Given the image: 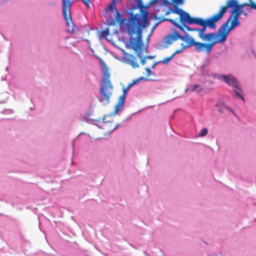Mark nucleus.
<instances>
[{"mask_svg": "<svg viewBox=\"0 0 256 256\" xmlns=\"http://www.w3.org/2000/svg\"><path fill=\"white\" fill-rule=\"evenodd\" d=\"M138 5H132L130 8L123 10L122 14L118 12L116 6L115 0H112L106 10L107 12H111L114 16H148V9L153 4L158 3L160 0H150L146 5L142 4V0H136Z\"/></svg>", "mask_w": 256, "mask_h": 256, "instance_id": "obj_3", "label": "nucleus"}, {"mask_svg": "<svg viewBox=\"0 0 256 256\" xmlns=\"http://www.w3.org/2000/svg\"><path fill=\"white\" fill-rule=\"evenodd\" d=\"M84 28L86 30V32L87 34V35L88 36L89 34H90V28H86V26H84Z\"/></svg>", "mask_w": 256, "mask_h": 256, "instance_id": "obj_25", "label": "nucleus"}, {"mask_svg": "<svg viewBox=\"0 0 256 256\" xmlns=\"http://www.w3.org/2000/svg\"><path fill=\"white\" fill-rule=\"evenodd\" d=\"M146 73H147L146 74V76H149L150 75V74H151V70H150L149 68H146Z\"/></svg>", "mask_w": 256, "mask_h": 256, "instance_id": "obj_24", "label": "nucleus"}, {"mask_svg": "<svg viewBox=\"0 0 256 256\" xmlns=\"http://www.w3.org/2000/svg\"><path fill=\"white\" fill-rule=\"evenodd\" d=\"M100 64L104 66L105 70L104 72L103 78L101 82L100 96L98 98V100L104 104H107L110 102V98L112 96L114 87L110 80V74L108 72V68L102 60H100Z\"/></svg>", "mask_w": 256, "mask_h": 256, "instance_id": "obj_5", "label": "nucleus"}, {"mask_svg": "<svg viewBox=\"0 0 256 256\" xmlns=\"http://www.w3.org/2000/svg\"><path fill=\"white\" fill-rule=\"evenodd\" d=\"M228 110H230V112H232L234 113V112L232 110H231L230 108H228Z\"/></svg>", "mask_w": 256, "mask_h": 256, "instance_id": "obj_29", "label": "nucleus"}, {"mask_svg": "<svg viewBox=\"0 0 256 256\" xmlns=\"http://www.w3.org/2000/svg\"><path fill=\"white\" fill-rule=\"evenodd\" d=\"M237 90H234V92L236 94V96L242 100L243 101H244V98L242 96L241 94L238 90L236 89ZM239 91H240L239 90Z\"/></svg>", "mask_w": 256, "mask_h": 256, "instance_id": "obj_20", "label": "nucleus"}, {"mask_svg": "<svg viewBox=\"0 0 256 256\" xmlns=\"http://www.w3.org/2000/svg\"><path fill=\"white\" fill-rule=\"evenodd\" d=\"M156 64V63L152 65V68H154V67L155 66Z\"/></svg>", "mask_w": 256, "mask_h": 256, "instance_id": "obj_28", "label": "nucleus"}, {"mask_svg": "<svg viewBox=\"0 0 256 256\" xmlns=\"http://www.w3.org/2000/svg\"><path fill=\"white\" fill-rule=\"evenodd\" d=\"M128 90V88L123 89L122 94L121 96H120L118 102L115 106L114 110V114H117L118 112H120L122 110L124 104L125 98L127 95V92Z\"/></svg>", "mask_w": 256, "mask_h": 256, "instance_id": "obj_13", "label": "nucleus"}, {"mask_svg": "<svg viewBox=\"0 0 256 256\" xmlns=\"http://www.w3.org/2000/svg\"><path fill=\"white\" fill-rule=\"evenodd\" d=\"M179 38H180V34L177 32L168 34L164 38L162 44H158V46L160 48H166L174 42L179 39Z\"/></svg>", "mask_w": 256, "mask_h": 256, "instance_id": "obj_9", "label": "nucleus"}, {"mask_svg": "<svg viewBox=\"0 0 256 256\" xmlns=\"http://www.w3.org/2000/svg\"><path fill=\"white\" fill-rule=\"evenodd\" d=\"M174 58V56L172 54L170 56L164 58L162 60L159 61V63H162L164 64H168L170 60Z\"/></svg>", "mask_w": 256, "mask_h": 256, "instance_id": "obj_18", "label": "nucleus"}, {"mask_svg": "<svg viewBox=\"0 0 256 256\" xmlns=\"http://www.w3.org/2000/svg\"><path fill=\"white\" fill-rule=\"evenodd\" d=\"M144 58L146 59H152L154 58V56H145Z\"/></svg>", "mask_w": 256, "mask_h": 256, "instance_id": "obj_26", "label": "nucleus"}, {"mask_svg": "<svg viewBox=\"0 0 256 256\" xmlns=\"http://www.w3.org/2000/svg\"><path fill=\"white\" fill-rule=\"evenodd\" d=\"M238 17H229L228 20L224 23L217 31L216 33L204 34L206 26L199 22L198 25L202 26L201 29H197L196 30L198 31V36L204 41H207L212 42L221 39L222 36H224V39L222 41L218 42L221 43L225 42L229 32L235 27L240 24ZM200 22V21L199 22Z\"/></svg>", "mask_w": 256, "mask_h": 256, "instance_id": "obj_2", "label": "nucleus"}, {"mask_svg": "<svg viewBox=\"0 0 256 256\" xmlns=\"http://www.w3.org/2000/svg\"><path fill=\"white\" fill-rule=\"evenodd\" d=\"M64 18L68 26L67 30L68 32L72 33L74 32L76 26L74 24V23L72 22V17H64Z\"/></svg>", "mask_w": 256, "mask_h": 256, "instance_id": "obj_16", "label": "nucleus"}, {"mask_svg": "<svg viewBox=\"0 0 256 256\" xmlns=\"http://www.w3.org/2000/svg\"><path fill=\"white\" fill-rule=\"evenodd\" d=\"M148 17H130L126 20L124 26V30L126 32L132 37L129 42V46L132 49L136 55L142 58L140 63L144 65L146 58L143 57V52L146 51L144 48L142 41V30L143 28H148L149 26Z\"/></svg>", "mask_w": 256, "mask_h": 256, "instance_id": "obj_1", "label": "nucleus"}, {"mask_svg": "<svg viewBox=\"0 0 256 256\" xmlns=\"http://www.w3.org/2000/svg\"><path fill=\"white\" fill-rule=\"evenodd\" d=\"M82 1L86 4V8H90V0H82Z\"/></svg>", "mask_w": 256, "mask_h": 256, "instance_id": "obj_23", "label": "nucleus"}, {"mask_svg": "<svg viewBox=\"0 0 256 256\" xmlns=\"http://www.w3.org/2000/svg\"><path fill=\"white\" fill-rule=\"evenodd\" d=\"M222 18V17H210L206 20L200 18V22L202 24H204L205 26L215 30L216 28V23L219 21Z\"/></svg>", "mask_w": 256, "mask_h": 256, "instance_id": "obj_12", "label": "nucleus"}, {"mask_svg": "<svg viewBox=\"0 0 256 256\" xmlns=\"http://www.w3.org/2000/svg\"><path fill=\"white\" fill-rule=\"evenodd\" d=\"M200 18H194V17H179L178 22L180 24H178L176 20H174L179 26H182V30H184L183 26L185 27L188 30H191L187 26H186L185 22L191 24H199V22L200 21Z\"/></svg>", "mask_w": 256, "mask_h": 256, "instance_id": "obj_10", "label": "nucleus"}, {"mask_svg": "<svg viewBox=\"0 0 256 256\" xmlns=\"http://www.w3.org/2000/svg\"><path fill=\"white\" fill-rule=\"evenodd\" d=\"M190 89L192 92H195L198 94L200 93L202 90L201 86L198 84L192 86L190 88Z\"/></svg>", "mask_w": 256, "mask_h": 256, "instance_id": "obj_17", "label": "nucleus"}, {"mask_svg": "<svg viewBox=\"0 0 256 256\" xmlns=\"http://www.w3.org/2000/svg\"><path fill=\"white\" fill-rule=\"evenodd\" d=\"M150 19L153 20H158L159 21L155 24L154 26L152 27L151 29L150 34L149 35V37L151 36V34H152L153 32L154 31V29L157 27V26L162 22L163 21H169L171 22L174 26H176L177 28L182 29V26H179L174 20L170 18H166L164 17H149Z\"/></svg>", "mask_w": 256, "mask_h": 256, "instance_id": "obj_14", "label": "nucleus"}, {"mask_svg": "<svg viewBox=\"0 0 256 256\" xmlns=\"http://www.w3.org/2000/svg\"><path fill=\"white\" fill-rule=\"evenodd\" d=\"M123 62L131 66L132 68H136L139 67V64L136 57L132 54L125 53L123 57Z\"/></svg>", "mask_w": 256, "mask_h": 256, "instance_id": "obj_11", "label": "nucleus"}, {"mask_svg": "<svg viewBox=\"0 0 256 256\" xmlns=\"http://www.w3.org/2000/svg\"><path fill=\"white\" fill-rule=\"evenodd\" d=\"M148 80V79L146 78H144L143 76H142L140 78H137L136 80H133L132 83L134 85V84H137L138 82H139L140 81V80Z\"/></svg>", "mask_w": 256, "mask_h": 256, "instance_id": "obj_21", "label": "nucleus"}, {"mask_svg": "<svg viewBox=\"0 0 256 256\" xmlns=\"http://www.w3.org/2000/svg\"><path fill=\"white\" fill-rule=\"evenodd\" d=\"M184 49H186L185 48H184V46H182V48L179 49V50H176L172 54V55L174 56H174L177 54H179V53H180L182 52Z\"/></svg>", "mask_w": 256, "mask_h": 256, "instance_id": "obj_22", "label": "nucleus"}, {"mask_svg": "<svg viewBox=\"0 0 256 256\" xmlns=\"http://www.w3.org/2000/svg\"><path fill=\"white\" fill-rule=\"evenodd\" d=\"M72 0H62L63 16H71L70 8L72 2Z\"/></svg>", "mask_w": 256, "mask_h": 256, "instance_id": "obj_15", "label": "nucleus"}, {"mask_svg": "<svg viewBox=\"0 0 256 256\" xmlns=\"http://www.w3.org/2000/svg\"><path fill=\"white\" fill-rule=\"evenodd\" d=\"M214 78L222 79L225 82L230 86H232L234 88L240 90L239 88L238 83L236 78L232 75H218L217 74H213L212 76Z\"/></svg>", "mask_w": 256, "mask_h": 256, "instance_id": "obj_8", "label": "nucleus"}, {"mask_svg": "<svg viewBox=\"0 0 256 256\" xmlns=\"http://www.w3.org/2000/svg\"><path fill=\"white\" fill-rule=\"evenodd\" d=\"M132 86H134V84H132V83L130 84H128V86L126 88H128V89H129V88H130V87H131Z\"/></svg>", "mask_w": 256, "mask_h": 256, "instance_id": "obj_27", "label": "nucleus"}, {"mask_svg": "<svg viewBox=\"0 0 256 256\" xmlns=\"http://www.w3.org/2000/svg\"><path fill=\"white\" fill-rule=\"evenodd\" d=\"M252 9L256 10V4L252 0H248V2L243 4H240L238 0H227L226 4L213 16H224L226 12H230V16H246Z\"/></svg>", "mask_w": 256, "mask_h": 256, "instance_id": "obj_4", "label": "nucleus"}, {"mask_svg": "<svg viewBox=\"0 0 256 256\" xmlns=\"http://www.w3.org/2000/svg\"><path fill=\"white\" fill-rule=\"evenodd\" d=\"M116 20H106L107 24L108 27L105 30H101L98 32V36L99 39L102 38H106L107 36L110 34V26H116V22H118L119 26L122 28L124 29V26L125 22L128 19L130 18V17H128V18L124 20L122 19L123 17H115Z\"/></svg>", "mask_w": 256, "mask_h": 256, "instance_id": "obj_7", "label": "nucleus"}, {"mask_svg": "<svg viewBox=\"0 0 256 256\" xmlns=\"http://www.w3.org/2000/svg\"><path fill=\"white\" fill-rule=\"evenodd\" d=\"M179 39L184 42L185 44H181V46H184L185 48L194 46L197 52H200L205 50L207 54H210L212 50L213 46L218 44V42L224 40V36H222L221 39L218 40L210 43H204L195 42L194 40L188 35L186 36H181L180 35Z\"/></svg>", "mask_w": 256, "mask_h": 256, "instance_id": "obj_6", "label": "nucleus"}, {"mask_svg": "<svg viewBox=\"0 0 256 256\" xmlns=\"http://www.w3.org/2000/svg\"><path fill=\"white\" fill-rule=\"evenodd\" d=\"M208 134V130L206 128H202L198 134V136H204Z\"/></svg>", "mask_w": 256, "mask_h": 256, "instance_id": "obj_19", "label": "nucleus"}, {"mask_svg": "<svg viewBox=\"0 0 256 256\" xmlns=\"http://www.w3.org/2000/svg\"><path fill=\"white\" fill-rule=\"evenodd\" d=\"M114 32H117V30H114Z\"/></svg>", "mask_w": 256, "mask_h": 256, "instance_id": "obj_30", "label": "nucleus"}]
</instances>
